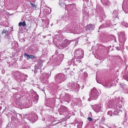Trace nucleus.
<instances>
[{
	"mask_svg": "<svg viewBox=\"0 0 128 128\" xmlns=\"http://www.w3.org/2000/svg\"><path fill=\"white\" fill-rule=\"evenodd\" d=\"M64 76V74H59L56 75L55 78L56 79L58 80L62 79V78Z\"/></svg>",
	"mask_w": 128,
	"mask_h": 128,
	"instance_id": "obj_13",
	"label": "nucleus"
},
{
	"mask_svg": "<svg viewBox=\"0 0 128 128\" xmlns=\"http://www.w3.org/2000/svg\"><path fill=\"white\" fill-rule=\"evenodd\" d=\"M4 70H2V73L4 74Z\"/></svg>",
	"mask_w": 128,
	"mask_h": 128,
	"instance_id": "obj_32",
	"label": "nucleus"
},
{
	"mask_svg": "<svg viewBox=\"0 0 128 128\" xmlns=\"http://www.w3.org/2000/svg\"><path fill=\"white\" fill-rule=\"evenodd\" d=\"M67 86L68 88L67 90L71 89L76 90L78 88V86L76 83H72L70 82L68 83Z\"/></svg>",
	"mask_w": 128,
	"mask_h": 128,
	"instance_id": "obj_6",
	"label": "nucleus"
},
{
	"mask_svg": "<svg viewBox=\"0 0 128 128\" xmlns=\"http://www.w3.org/2000/svg\"><path fill=\"white\" fill-rule=\"evenodd\" d=\"M30 105H28L26 104L25 105L24 104H23L22 105V106L23 108H27L30 107Z\"/></svg>",
	"mask_w": 128,
	"mask_h": 128,
	"instance_id": "obj_20",
	"label": "nucleus"
},
{
	"mask_svg": "<svg viewBox=\"0 0 128 128\" xmlns=\"http://www.w3.org/2000/svg\"><path fill=\"white\" fill-rule=\"evenodd\" d=\"M35 116H36V118L37 117V116H36V115H35Z\"/></svg>",
	"mask_w": 128,
	"mask_h": 128,
	"instance_id": "obj_36",
	"label": "nucleus"
},
{
	"mask_svg": "<svg viewBox=\"0 0 128 128\" xmlns=\"http://www.w3.org/2000/svg\"><path fill=\"white\" fill-rule=\"evenodd\" d=\"M24 56L25 57H27V58L28 60L29 59H31L33 60L35 58L34 56L28 55L26 54L25 53H24Z\"/></svg>",
	"mask_w": 128,
	"mask_h": 128,
	"instance_id": "obj_10",
	"label": "nucleus"
},
{
	"mask_svg": "<svg viewBox=\"0 0 128 128\" xmlns=\"http://www.w3.org/2000/svg\"><path fill=\"white\" fill-rule=\"evenodd\" d=\"M23 76H24V78L25 80H26L28 79V76L26 74H24V75Z\"/></svg>",
	"mask_w": 128,
	"mask_h": 128,
	"instance_id": "obj_26",
	"label": "nucleus"
},
{
	"mask_svg": "<svg viewBox=\"0 0 128 128\" xmlns=\"http://www.w3.org/2000/svg\"><path fill=\"white\" fill-rule=\"evenodd\" d=\"M60 56H63V54H61V55H60Z\"/></svg>",
	"mask_w": 128,
	"mask_h": 128,
	"instance_id": "obj_35",
	"label": "nucleus"
},
{
	"mask_svg": "<svg viewBox=\"0 0 128 128\" xmlns=\"http://www.w3.org/2000/svg\"><path fill=\"white\" fill-rule=\"evenodd\" d=\"M121 34L122 36V39L123 40L122 41L124 42L126 39L125 34L124 33L122 32L121 33Z\"/></svg>",
	"mask_w": 128,
	"mask_h": 128,
	"instance_id": "obj_16",
	"label": "nucleus"
},
{
	"mask_svg": "<svg viewBox=\"0 0 128 128\" xmlns=\"http://www.w3.org/2000/svg\"><path fill=\"white\" fill-rule=\"evenodd\" d=\"M102 107L101 104H98L94 106V110L96 112H98L99 111H102Z\"/></svg>",
	"mask_w": 128,
	"mask_h": 128,
	"instance_id": "obj_8",
	"label": "nucleus"
},
{
	"mask_svg": "<svg viewBox=\"0 0 128 128\" xmlns=\"http://www.w3.org/2000/svg\"><path fill=\"white\" fill-rule=\"evenodd\" d=\"M24 128H30V127L28 126H25Z\"/></svg>",
	"mask_w": 128,
	"mask_h": 128,
	"instance_id": "obj_33",
	"label": "nucleus"
},
{
	"mask_svg": "<svg viewBox=\"0 0 128 128\" xmlns=\"http://www.w3.org/2000/svg\"><path fill=\"white\" fill-rule=\"evenodd\" d=\"M75 101H76V100L79 101L80 100V99L79 98H75Z\"/></svg>",
	"mask_w": 128,
	"mask_h": 128,
	"instance_id": "obj_31",
	"label": "nucleus"
},
{
	"mask_svg": "<svg viewBox=\"0 0 128 128\" xmlns=\"http://www.w3.org/2000/svg\"><path fill=\"white\" fill-rule=\"evenodd\" d=\"M82 123L80 122L77 125L78 128H82Z\"/></svg>",
	"mask_w": 128,
	"mask_h": 128,
	"instance_id": "obj_21",
	"label": "nucleus"
},
{
	"mask_svg": "<svg viewBox=\"0 0 128 128\" xmlns=\"http://www.w3.org/2000/svg\"><path fill=\"white\" fill-rule=\"evenodd\" d=\"M108 114L110 115V116H112L113 115V113L112 111H108Z\"/></svg>",
	"mask_w": 128,
	"mask_h": 128,
	"instance_id": "obj_19",
	"label": "nucleus"
},
{
	"mask_svg": "<svg viewBox=\"0 0 128 128\" xmlns=\"http://www.w3.org/2000/svg\"><path fill=\"white\" fill-rule=\"evenodd\" d=\"M19 26H24L26 25V22L25 21L23 22H20L18 24Z\"/></svg>",
	"mask_w": 128,
	"mask_h": 128,
	"instance_id": "obj_17",
	"label": "nucleus"
},
{
	"mask_svg": "<svg viewBox=\"0 0 128 128\" xmlns=\"http://www.w3.org/2000/svg\"><path fill=\"white\" fill-rule=\"evenodd\" d=\"M8 31L6 30L5 29H4L2 32V34H7V33H8Z\"/></svg>",
	"mask_w": 128,
	"mask_h": 128,
	"instance_id": "obj_25",
	"label": "nucleus"
},
{
	"mask_svg": "<svg viewBox=\"0 0 128 128\" xmlns=\"http://www.w3.org/2000/svg\"><path fill=\"white\" fill-rule=\"evenodd\" d=\"M47 10H48V14H50L51 12V9L50 8H48Z\"/></svg>",
	"mask_w": 128,
	"mask_h": 128,
	"instance_id": "obj_27",
	"label": "nucleus"
},
{
	"mask_svg": "<svg viewBox=\"0 0 128 128\" xmlns=\"http://www.w3.org/2000/svg\"><path fill=\"white\" fill-rule=\"evenodd\" d=\"M84 52L83 51L78 49L76 50L75 55L79 59H81L83 57Z\"/></svg>",
	"mask_w": 128,
	"mask_h": 128,
	"instance_id": "obj_5",
	"label": "nucleus"
},
{
	"mask_svg": "<svg viewBox=\"0 0 128 128\" xmlns=\"http://www.w3.org/2000/svg\"><path fill=\"white\" fill-rule=\"evenodd\" d=\"M69 29L70 30L71 32H73L74 33L76 34L77 33L76 32V30L75 28L73 27V26H71L70 27H69Z\"/></svg>",
	"mask_w": 128,
	"mask_h": 128,
	"instance_id": "obj_14",
	"label": "nucleus"
},
{
	"mask_svg": "<svg viewBox=\"0 0 128 128\" xmlns=\"http://www.w3.org/2000/svg\"><path fill=\"white\" fill-rule=\"evenodd\" d=\"M102 1H103L102 3L105 5L108 6L110 5L108 0H102Z\"/></svg>",
	"mask_w": 128,
	"mask_h": 128,
	"instance_id": "obj_15",
	"label": "nucleus"
},
{
	"mask_svg": "<svg viewBox=\"0 0 128 128\" xmlns=\"http://www.w3.org/2000/svg\"><path fill=\"white\" fill-rule=\"evenodd\" d=\"M109 128H111L110 127H109Z\"/></svg>",
	"mask_w": 128,
	"mask_h": 128,
	"instance_id": "obj_38",
	"label": "nucleus"
},
{
	"mask_svg": "<svg viewBox=\"0 0 128 128\" xmlns=\"http://www.w3.org/2000/svg\"><path fill=\"white\" fill-rule=\"evenodd\" d=\"M111 22L110 20L106 21L103 24L101 25L99 28V29L103 27H106L108 26H111Z\"/></svg>",
	"mask_w": 128,
	"mask_h": 128,
	"instance_id": "obj_7",
	"label": "nucleus"
},
{
	"mask_svg": "<svg viewBox=\"0 0 128 128\" xmlns=\"http://www.w3.org/2000/svg\"><path fill=\"white\" fill-rule=\"evenodd\" d=\"M87 30H93L94 28V26L93 25L91 24H90L87 26L86 27Z\"/></svg>",
	"mask_w": 128,
	"mask_h": 128,
	"instance_id": "obj_11",
	"label": "nucleus"
},
{
	"mask_svg": "<svg viewBox=\"0 0 128 128\" xmlns=\"http://www.w3.org/2000/svg\"><path fill=\"white\" fill-rule=\"evenodd\" d=\"M70 116H68V117H70Z\"/></svg>",
	"mask_w": 128,
	"mask_h": 128,
	"instance_id": "obj_37",
	"label": "nucleus"
},
{
	"mask_svg": "<svg viewBox=\"0 0 128 128\" xmlns=\"http://www.w3.org/2000/svg\"><path fill=\"white\" fill-rule=\"evenodd\" d=\"M11 119L12 121H14L16 120V118L15 116H13L11 117Z\"/></svg>",
	"mask_w": 128,
	"mask_h": 128,
	"instance_id": "obj_24",
	"label": "nucleus"
},
{
	"mask_svg": "<svg viewBox=\"0 0 128 128\" xmlns=\"http://www.w3.org/2000/svg\"><path fill=\"white\" fill-rule=\"evenodd\" d=\"M58 110L60 112V115H64V114L66 115L69 116L70 115V112L69 111L66 107L64 106H61Z\"/></svg>",
	"mask_w": 128,
	"mask_h": 128,
	"instance_id": "obj_3",
	"label": "nucleus"
},
{
	"mask_svg": "<svg viewBox=\"0 0 128 128\" xmlns=\"http://www.w3.org/2000/svg\"><path fill=\"white\" fill-rule=\"evenodd\" d=\"M74 4H69L68 6H70L71 8H72V6L73 5H74Z\"/></svg>",
	"mask_w": 128,
	"mask_h": 128,
	"instance_id": "obj_30",
	"label": "nucleus"
},
{
	"mask_svg": "<svg viewBox=\"0 0 128 128\" xmlns=\"http://www.w3.org/2000/svg\"><path fill=\"white\" fill-rule=\"evenodd\" d=\"M97 82L99 84L102 85L108 88L110 87L112 85L116 86L117 84H121L120 82H118V80H96Z\"/></svg>",
	"mask_w": 128,
	"mask_h": 128,
	"instance_id": "obj_1",
	"label": "nucleus"
},
{
	"mask_svg": "<svg viewBox=\"0 0 128 128\" xmlns=\"http://www.w3.org/2000/svg\"><path fill=\"white\" fill-rule=\"evenodd\" d=\"M30 4L35 9H36V8H37V7L35 5V4H33L31 2H30Z\"/></svg>",
	"mask_w": 128,
	"mask_h": 128,
	"instance_id": "obj_22",
	"label": "nucleus"
},
{
	"mask_svg": "<svg viewBox=\"0 0 128 128\" xmlns=\"http://www.w3.org/2000/svg\"><path fill=\"white\" fill-rule=\"evenodd\" d=\"M63 44H62V46L66 47L67 46L70 44L69 41L67 40H65L63 42Z\"/></svg>",
	"mask_w": 128,
	"mask_h": 128,
	"instance_id": "obj_12",
	"label": "nucleus"
},
{
	"mask_svg": "<svg viewBox=\"0 0 128 128\" xmlns=\"http://www.w3.org/2000/svg\"><path fill=\"white\" fill-rule=\"evenodd\" d=\"M113 103L112 101H110L109 102L108 105V108H112L116 110L114 111L113 113V115H117L118 114L119 112L118 111V110L117 107L115 105H113Z\"/></svg>",
	"mask_w": 128,
	"mask_h": 128,
	"instance_id": "obj_4",
	"label": "nucleus"
},
{
	"mask_svg": "<svg viewBox=\"0 0 128 128\" xmlns=\"http://www.w3.org/2000/svg\"><path fill=\"white\" fill-rule=\"evenodd\" d=\"M122 26H125L126 27H128V23L126 22H123L122 23Z\"/></svg>",
	"mask_w": 128,
	"mask_h": 128,
	"instance_id": "obj_23",
	"label": "nucleus"
},
{
	"mask_svg": "<svg viewBox=\"0 0 128 128\" xmlns=\"http://www.w3.org/2000/svg\"><path fill=\"white\" fill-rule=\"evenodd\" d=\"M88 120L90 121H92L93 120V119L91 118L88 117Z\"/></svg>",
	"mask_w": 128,
	"mask_h": 128,
	"instance_id": "obj_28",
	"label": "nucleus"
},
{
	"mask_svg": "<svg viewBox=\"0 0 128 128\" xmlns=\"http://www.w3.org/2000/svg\"><path fill=\"white\" fill-rule=\"evenodd\" d=\"M99 95V93L96 88L94 87L91 89V92L90 95V98L88 99V100L90 101L91 100V99L96 100Z\"/></svg>",
	"mask_w": 128,
	"mask_h": 128,
	"instance_id": "obj_2",
	"label": "nucleus"
},
{
	"mask_svg": "<svg viewBox=\"0 0 128 128\" xmlns=\"http://www.w3.org/2000/svg\"><path fill=\"white\" fill-rule=\"evenodd\" d=\"M65 97L66 98V99H67V100H69L70 99V96L68 94H66Z\"/></svg>",
	"mask_w": 128,
	"mask_h": 128,
	"instance_id": "obj_18",
	"label": "nucleus"
},
{
	"mask_svg": "<svg viewBox=\"0 0 128 128\" xmlns=\"http://www.w3.org/2000/svg\"><path fill=\"white\" fill-rule=\"evenodd\" d=\"M120 86L122 88L123 90H125L127 91L128 90V86L124 84H120Z\"/></svg>",
	"mask_w": 128,
	"mask_h": 128,
	"instance_id": "obj_9",
	"label": "nucleus"
},
{
	"mask_svg": "<svg viewBox=\"0 0 128 128\" xmlns=\"http://www.w3.org/2000/svg\"><path fill=\"white\" fill-rule=\"evenodd\" d=\"M1 36L0 35V42H1Z\"/></svg>",
	"mask_w": 128,
	"mask_h": 128,
	"instance_id": "obj_34",
	"label": "nucleus"
},
{
	"mask_svg": "<svg viewBox=\"0 0 128 128\" xmlns=\"http://www.w3.org/2000/svg\"><path fill=\"white\" fill-rule=\"evenodd\" d=\"M84 77L86 78L87 77L88 75L86 73V72H84Z\"/></svg>",
	"mask_w": 128,
	"mask_h": 128,
	"instance_id": "obj_29",
	"label": "nucleus"
}]
</instances>
